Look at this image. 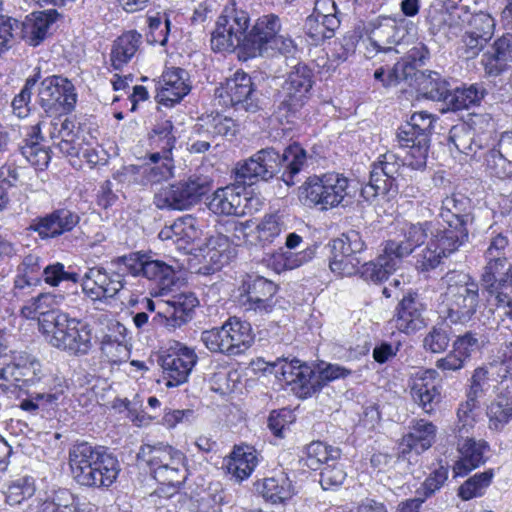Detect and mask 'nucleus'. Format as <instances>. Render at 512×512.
I'll use <instances>...</instances> for the list:
<instances>
[{
  "label": "nucleus",
  "instance_id": "45",
  "mask_svg": "<svg viewBox=\"0 0 512 512\" xmlns=\"http://www.w3.org/2000/svg\"><path fill=\"white\" fill-rule=\"evenodd\" d=\"M400 260V257L394 256V253L387 250V244H385L383 254L361 267V277L375 283L385 281L397 269Z\"/></svg>",
  "mask_w": 512,
  "mask_h": 512
},
{
  "label": "nucleus",
  "instance_id": "54",
  "mask_svg": "<svg viewBox=\"0 0 512 512\" xmlns=\"http://www.w3.org/2000/svg\"><path fill=\"white\" fill-rule=\"evenodd\" d=\"M493 476L494 473L491 469L476 473L458 488V496L464 501L483 496L490 486Z\"/></svg>",
  "mask_w": 512,
  "mask_h": 512
},
{
  "label": "nucleus",
  "instance_id": "20",
  "mask_svg": "<svg viewBox=\"0 0 512 512\" xmlns=\"http://www.w3.org/2000/svg\"><path fill=\"white\" fill-rule=\"evenodd\" d=\"M432 221L405 223L399 230L398 237L388 240L387 250L401 259L409 256L414 250L425 243L428 237H433L437 231Z\"/></svg>",
  "mask_w": 512,
  "mask_h": 512
},
{
  "label": "nucleus",
  "instance_id": "36",
  "mask_svg": "<svg viewBox=\"0 0 512 512\" xmlns=\"http://www.w3.org/2000/svg\"><path fill=\"white\" fill-rule=\"evenodd\" d=\"M493 52L485 54L482 63L489 76H498L512 69V34L507 33L493 44Z\"/></svg>",
  "mask_w": 512,
  "mask_h": 512
},
{
  "label": "nucleus",
  "instance_id": "47",
  "mask_svg": "<svg viewBox=\"0 0 512 512\" xmlns=\"http://www.w3.org/2000/svg\"><path fill=\"white\" fill-rule=\"evenodd\" d=\"M196 132L208 138L233 137L236 133V123L228 116L220 113L210 114L200 119Z\"/></svg>",
  "mask_w": 512,
  "mask_h": 512
},
{
  "label": "nucleus",
  "instance_id": "64",
  "mask_svg": "<svg viewBox=\"0 0 512 512\" xmlns=\"http://www.w3.org/2000/svg\"><path fill=\"white\" fill-rule=\"evenodd\" d=\"M486 265L483 267L481 274V285L484 289L494 287L496 278L501 274L504 268L509 264L506 256H495L485 254Z\"/></svg>",
  "mask_w": 512,
  "mask_h": 512
},
{
  "label": "nucleus",
  "instance_id": "4",
  "mask_svg": "<svg viewBox=\"0 0 512 512\" xmlns=\"http://www.w3.org/2000/svg\"><path fill=\"white\" fill-rule=\"evenodd\" d=\"M211 189L208 176L191 174L162 187L153 202L161 210L185 211L196 206Z\"/></svg>",
  "mask_w": 512,
  "mask_h": 512
},
{
  "label": "nucleus",
  "instance_id": "9",
  "mask_svg": "<svg viewBox=\"0 0 512 512\" xmlns=\"http://www.w3.org/2000/svg\"><path fill=\"white\" fill-rule=\"evenodd\" d=\"M201 340L211 352L236 356L252 345L254 336L250 323L231 317L221 327L203 331Z\"/></svg>",
  "mask_w": 512,
  "mask_h": 512
},
{
  "label": "nucleus",
  "instance_id": "50",
  "mask_svg": "<svg viewBox=\"0 0 512 512\" xmlns=\"http://www.w3.org/2000/svg\"><path fill=\"white\" fill-rule=\"evenodd\" d=\"M305 465L317 470L322 464L325 466L340 458L341 451L339 448L328 446L320 441H313L305 448Z\"/></svg>",
  "mask_w": 512,
  "mask_h": 512
},
{
  "label": "nucleus",
  "instance_id": "16",
  "mask_svg": "<svg viewBox=\"0 0 512 512\" xmlns=\"http://www.w3.org/2000/svg\"><path fill=\"white\" fill-rule=\"evenodd\" d=\"M425 312L426 304L420 295L409 291L397 304L391 322L398 331L407 335L414 334L426 326Z\"/></svg>",
  "mask_w": 512,
  "mask_h": 512
},
{
  "label": "nucleus",
  "instance_id": "42",
  "mask_svg": "<svg viewBox=\"0 0 512 512\" xmlns=\"http://www.w3.org/2000/svg\"><path fill=\"white\" fill-rule=\"evenodd\" d=\"M145 278L155 284L157 291L155 295H165L176 284V273L174 269L161 260H154L148 256L144 265L143 274Z\"/></svg>",
  "mask_w": 512,
  "mask_h": 512
},
{
  "label": "nucleus",
  "instance_id": "56",
  "mask_svg": "<svg viewBox=\"0 0 512 512\" xmlns=\"http://www.w3.org/2000/svg\"><path fill=\"white\" fill-rule=\"evenodd\" d=\"M365 242L358 231L350 230L332 241V251L340 252L358 258V254L365 249Z\"/></svg>",
  "mask_w": 512,
  "mask_h": 512
},
{
  "label": "nucleus",
  "instance_id": "40",
  "mask_svg": "<svg viewBox=\"0 0 512 512\" xmlns=\"http://www.w3.org/2000/svg\"><path fill=\"white\" fill-rule=\"evenodd\" d=\"M258 464L257 451L249 445L234 447L227 459L226 468L237 481L247 479Z\"/></svg>",
  "mask_w": 512,
  "mask_h": 512
},
{
  "label": "nucleus",
  "instance_id": "41",
  "mask_svg": "<svg viewBox=\"0 0 512 512\" xmlns=\"http://www.w3.org/2000/svg\"><path fill=\"white\" fill-rule=\"evenodd\" d=\"M142 35L137 31L131 30L119 36L112 45L110 53L111 65L115 70H121L136 55Z\"/></svg>",
  "mask_w": 512,
  "mask_h": 512
},
{
  "label": "nucleus",
  "instance_id": "14",
  "mask_svg": "<svg viewBox=\"0 0 512 512\" xmlns=\"http://www.w3.org/2000/svg\"><path fill=\"white\" fill-rule=\"evenodd\" d=\"M218 96L224 105H230L236 110L256 112L259 109L254 83L249 74L236 71L232 77L217 89Z\"/></svg>",
  "mask_w": 512,
  "mask_h": 512
},
{
  "label": "nucleus",
  "instance_id": "5",
  "mask_svg": "<svg viewBox=\"0 0 512 512\" xmlns=\"http://www.w3.org/2000/svg\"><path fill=\"white\" fill-rule=\"evenodd\" d=\"M435 118L426 111L415 112L398 128L397 141L402 148H408L407 164L413 170L426 167L430 138Z\"/></svg>",
  "mask_w": 512,
  "mask_h": 512
},
{
  "label": "nucleus",
  "instance_id": "60",
  "mask_svg": "<svg viewBox=\"0 0 512 512\" xmlns=\"http://www.w3.org/2000/svg\"><path fill=\"white\" fill-rule=\"evenodd\" d=\"M35 483L31 477H21L14 480L7 488L5 493L6 502L9 505L20 504L35 493Z\"/></svg>",
  "mask_w": 512,
  "mask_h": 512
},
{
  "label": "nucleus",
  "instance_id": "3",
  "mask_svg": "<svg viewBox=\"0 0 512 512\" xmlns=\"http://www.w3.org/2000/svg\"><path fill=\"white\" fill-rule=\"evenodd\" d=\"M40 329L49 343L73 355H86L92 348V328L66 313L54 312L40 320Z\"/></svg>",
  "mask_w": 512,
  "mask_h": 512
},
{
  "label": "nucleus",
  "instance_id": "6",
  "mask_svg": "<svg viewBox=\"0 0 512 512\" xmlns=\"http://www.w3.org/2000/svg\"><path fill=\"white\" fill-rule=\"evenodd\" d=\"M442 228L440 235L451 238L457 245L463 246L469 241L470 229L474 224L472 201L462 193H452L444 197L438 212Z\"/></svg>",
  "mask_w": 512,
  "mask_h": 512
},
{
  "label": "nucleus",
  "instance_id": "55",
  "mask_svg": "<svg viewBox=\"0 0 512 512\" xmlns=\"http://www.w3.org/2000/svg\"><path fill=\"white\" fill-rule=\"evenodd\" d=\"M494 287L484 289L489 296L494 297L497 306H505L512 299V264H508L496 278Z\"/></svg>",
  "mask_w": 512,
  "mask_h": 512
},
{
  "label": "nucleus",
  "instance_id": "48",
  "mask_svg": "<svg viewBox=\"0 0 512 512\" xmlns=\"http://www.w3.org/2000/svg\"><path fill=\"white\" fill-rule=\"evenodd\" d=\"M485 90L473 84L469 87H458L450 89L446 98V106L449 110L468 109L470 106L477 105L483 99Z\"/></svg>",
  "mask_w": 512,
  "mask_h": 512
},
{
  "label": "nucleus",
  "instance_id": "26",
  "mask_svg": "<svg viewBox=\"0 0 512 512\" xmlns=\"http://www.w3.org/2000/svg\"><path fill=\"white\" fill-rule=\"evenodd\" d=\"M79 221L80 216L76 212L68 208H59L38 218L31 228L41 239L56 238L72 231Z\"/></svg>",
  "mask_w": 512,
  "mask_h": 512
},
{
  "label": "nucleus",
  "instance_id": "24",
  "mask_svg": "<svg viewBox=\"0 0 512 512\" xmlns=\"http://www.w3.org/2000/svg\"><path fill=\"white\" fill-rule=\"evenodd\" d=\"M461 246L451 238L444 237L438 232L430 237L425 248L414 255L415 268L419 272H429L437 268L444 258L459 250Z\"/></svg>",
  "mask_w": 512,
  "mask_h": 512
},
{
  "label": "nucleus",
  "instance_id": "13",
  "mask_svg": "<svg viewBox=\"0 0 512 512\" xmlns=\"http://www.w3.org/2000/svg\"><path fill=\"white\" fill-rule=\"evenodd\" d=\"M40 106L46 113L68 114L77 102L75 87L62 76H49L43 79L38 89Z\"/></svg>",
  "mask_w": 512,
  "mask_h": 512
},
{
  "label": "nucleus",
  "instance_id": "11",
  "mask_svg": "<svg viewBox=\"0 0 512 512\" xmlns=\"http://www.w3.org/2000/svg\"><path fill=\"white\" fill-rule=\"evenodd\" d=\"M249 15L238 9L236 3L227 4L216 22L211 35V47L216 52L233 51L242 48L245 51Z\"/></svg>",
  "mask_w": 512,
  "mask_h": 512
},
{
  "label": "nucleus",
  "instance_id": "39",
  "mask_svg": "<svg viewBox=\"0 0 512 512\" xmlns=\"http://www.w3.org/2000/svg\"><path fill=\"white\" fill-rule=\"evenodd\" d=\"M198 222L192 215H185L178 218L171 226L164 227L160 233L161 240H171L179 248L194 242L200 236Z\"/></svg>",
  "mask_w": 512,
  "mask_h": 512
},
{
  "label": "nucleus",
  "instance_id": "46",
  "mask_svg": "<svg viewBox=\"0 0 512 512\" xmlns=\"http://www.w3.org/2000/svg\"><path fill=\"white\" fill-rule=\"evenodd\" d=\"M64 300L62 294L53 292H42L36 296H32L25 305L21 308V313L26 318H35L37 315L40 316V320H44L47 315L54 312L56 306H59Z\"/></svg>",
  "mask_w": 512,
  "mask_h": 512
},
{
  "label": "nucleus",
  "instance_id": "35",
  "mask_svg": "<svg viewBox=\"0 0 512 512\" xmlns=\"http://www.w3.org/2000/svg\"><path fill=\"white\" fill-rule=\"evenodd\" d=\"M198 300L193 294H180L170 303L168 302L165 315L158 312L160 323L170 330L185 325L192 318L193 309Z\"/></svg>",
  "mask_w": 512,
  "mask_h": 512
},
{
  "label": "nucleus",
  "instance_id": "15",
  "mask_svg": "<svg viewBox=\"0 0 512 512\" xmlns=\"http://www.w3.org/2000/svg\"><path fill=\"white\" fill-rule=\"evenodd\" d=\"M83 293L92 301L114 298L124 287L123 274L103 267L89 268L81 280Z\"/></svg>",
  "mask_w": 512,
  "mask_h": 512
},
{
  "label": "nucleus",
  "instance_id": "8",
  "mask_svg": "<svg viewBox=\"0 0 512 512\" xmlns=\"http://www.w3.org/2000/svg\"><path fill=\"white\" fill-rule=\"evenodd\" d=\"M350 181L343 174L330 172L309 177L304 184L306 198L322 210L347 206L354 197Z\"/></svg>",
  "mask_w": 512,
  "mask_h": 512
},
{
  "label": "nucleus",
  "instance_id": "31",
  "mask_svg": "<svg viewBox=\"0 0 512 512\" xmlns=\"http://www.w3.org/2000/svg\"><path fill=\"white\" fill-rule=\"evenodd\" d=\"M436 437V427L424 419L413 421L410 432L403 436L399 443L402 455L414 451L417 455L429 449Z\"/></svg>",
  "mask_w": 512,
  "mask_h": 512
},
{
  "label": "nucleus",
  "instance_id": "33",
  "mask_svg": "<svg viewBox=\"0 0 512 512\" xmlns=\"http://www.w3.org/2000/svg\"><path fill=\"white\" fill-rule=\"evenodd\" d=\"M489 428L501 431L512 419V380L501 382L497 397L487 408Z\"/></svg>",
  "mask_w": 512,
  "mask_h": 512
},
{
  "label": "nucleus",
  "instance_id": "23",
  "mask_svg": "<svg viewBox=\"0 0 512 512\" xmlns=\"http://www.w3.org/2000/svg\"><path fill=\"white\" fill-rule=\"evenodd\" d=\"M281 28L280 19L274 14L264 15L248 32L245 52L249 57L261 56L269 49Z\"/></svg>",
  "mask_w": 512,
  "mask_h": 512
},
{
  "label": "nucleus",
  "instance_id": "34",
  "mask_svg": "<svg viewBox=\"0 0 512 512\" xmlns=\"http://www.w3.org/2000/svg\"><path fill=\"white\" fill-rule=\"evenodd\" d=\"M94 470L87 477L85 487L107 488L117 479L120 472V464L115 456L108 453L104 447L99 456L95 457Z\"/></svg>",
  "mask_w": 512,
  "mask_h": 512
},
{
  "label": "nucleus",
  "instance_id": "62",
  "mask_svg": "<svg viewBox=\"0 0 512 512\" xmlns=\"http://www.w3.org/2000/svg\"><path fill=\"white\" fill-rule=\"evenodd\" d=\"M173 124L165 119L157 122L152 129L150 140L159 146L164 153H171L175 146L176 138L173 134Z\"/></svg>",
  "mask_w": 512,
  "mask_h": 512
},
{
  "label": "nucleus",
  "instance_id": "17",
  "mask_svg": "<svg viewBox=\"0 0 512 512\" xmlns=\"http://www.w3.org/2000/svg\"><path fill=\"white\" fill-rule=\"evenodd\" d=\"M198 357L194 349L182 346L160 358L163 380L167 387H177L188 381Z\"/></svg>",
  "mask_w": 512,
  "mask_h": 512
},
{
  "label": "nucleus",
  "instance_id": "44",
  "mask_svg": "<svg viewBox=\"0 0 512 512\" xmlns=\"http://www.w3.org/2000/svg\"><path fill=\"white\" fill-rule=\"evenodd\" d=\"M415 81L420 95L446 104V98L450 92L449 83L438 72L422 71L416 73Z\"/></svg>",
  "mask_w": 512,
  "mask_h": 512
},
{
  "label": "nucleus",
  "instance_id": "43",
  "mask_svg": "<svg viewBox=\"0 0 512 512\" xmlns=\"http://www.w3.org/2000/svg\"><path fill=\"white\" fill-rule=\"evenodd\" d=\"M115 331L122 337V340L113 338L112 335H105L101 342V358L111 365H119L126 362L130 357V348L125 342L126 328L116 322L113 325Z\"/></svg>",
  "mask_w": 512,
  "mask_h": 512
},
{
  "label": "nucleus",
  "instance_id": "2",
  "mask_svg": "<svg viewBox=\"0 0 512 512\" xmlns=\"http://www.w3.org/2000/svg\"><path fill=\"white\" fill-rule=\"evenodd\" d=\"M446 290L441 295L445 319L451 324L465 325L476 314L479 302V284L469 274L457 271L442 278Z\"/></svg>",
  "mask_w": 512,
  "mask_h": 512
},
{
  "label": "nucleus",
  "instance_id": "63",
  "mask_svg": "<svg viewBox=\"0 0 512 512\" xmlns=\"http://www.w3.org/2000/svg\"><path fill=\"white\" fill-rule=\"evenodd\" d=\"M473 131L470 127L461 124L453 126L448 135L450 145L463 154H470L474 152L473 145Z\"/></svg>",
  "mask_w": 512,
  "mask_h": 512
},
{
  "label": "nucleus",
  "instance_id": "1",
  "mask_svg": "<svg viewBox=\"0 0 512 512\" xmlns=\"http://www.w3.org/2000/svg\"><path fill=\"white\" fill-rule=\"evenodd\" d=\"M307 158L306 150L297 143L289 145L282 154L274 148L261 149L238 164L236 177L244 185H252L260 180L269 181L284 167L281 179L287 186H293L297 175L306 166Z\"/></svg>",
  "mask_w": 512,
  "mask_h": 512
},
{
  "label": "nucleus",
  "instance_id": "18",
  "mask_svg": "<svg viewBox=\"0 0 512 512\" xmlns=\"http://www.w3.org/2000/svg\"><path fill=\"white\" fill-rule=\"evenodd\" d=\"M43 258L30 252L21 258L13 279L12 294L18 300L29 297L42 284Z\"/></svg>",
  "mask_w": 512,
  "mask_h": 512
},
{
  "label": "nucleus",
  "instance_id": "57",
  "mask_svg": "<svg viewBox=\"0 0 512 512\" xmlns=\"http://www.w3.org/2000/svg\"><path fill=\"white\" fill-rule=\"evenodd\" d=\"M449 465L439 461L437 466L430 472L421 486L416 490V494L423 495L424 498H430L439 491L448 479Z\"/></svg>",
  "mask_w": 512,
  "mask_h": 512
},
{
  "label": "nucleus",
  "instance_id": "49",
  "mask_svg": "<svg viewBox=\"0 0 512 512\" xmlns=\"http://www.w3.org/2000/svg\"><path fill=\"white\" fill-rule=\"evenodd\" d=\"M40 125L41 123H38L33 126L31 138L26 139L25 144L20 146V152L33 166L43 169L50 162V154L38 141V139L42 138L40 135Z\"/></svg>",
  "mask_w": 512,
  "mask_h": 512
},
{
  "label": "nucleus",
  "instance_id": "53",
  "mask_svg": "<svg viewBox=\"0 0 512 512\" xmlns=\"http://www.w3.org/2000/svg\"><path fill=\"white\" fill-rule=\"evenodd\" d=\"M339 26L340 19L338 17L321 19L311 14L305 21L306 33L317 42L332 38Z\"/></svg>",
  "mask_w": 512,
  "mask_h": 512
},
{
  "label": "nucleus",
  "instance_id": "22",
  "mask_svg": "<svg viewBox=\"0 0 512 512\" xmlns=\"http://www.w3.org/2000/svg\"><path fill=\"white\" fill-rule=\"evenodd\" d=\"M438 372L434 369H421L415 372L411 378V396L413 400L424 410L431 414L440 402L441 393L436 381Z\"/></svg>",
  "mask_w": 512,
  "mask_h": 512
},
{
  "label": "nucleus",
  "instance_id": "61",
  "mask_svg": "<svg viewBox=\"0 0 512 512\" xmlns=\"http://www.w3.org/2000/svg\"><path fill=\"white\" fill-rule=\"evenodd\" d=\"M476 407L477 401L469 398L459 405L457 409V422L454 428L456 437H463L464 435L470 434L476 422L474 413Z\"/></svg>",
  "mask_w": 512,
  "mask_h": 512
},
{
  "label": "nucleus",
  "instance_id": "30",
  "mask_svg": "<svg viewBox=\"0 0 512 512\" xmlns=\"http://www.w3.org/2000/svg\"><path fill=\"white\" fill-rule=\"evenodd\" d=\"M186 76L187 72L181 68H173L163 73L161 86L156 95L158 103L172 106L180 102L190 91Z\"/></svg>",
  "mask_w": 512,
  "mask_h": 512
},
{
  "label": "nucleus",
  "instance_id": "7",
  "mask_svg": "<svg viewBox=\"0 0 512 512\" xmlns=\"http://www.w3.org/2000/svg\"><path fill=\"white\" fill-rule=\"evenodd\" d=\"M314 74L305 63L299 62L288 72L278 94L276 112L287 122L297 118L309 99Z\"/></svg>",
  "mask_w": 512,
  "mask_h": 512
},
{
  "label": "nucleus",
  "instance_id": "38",
  "mask_svg": "<svg viewBox=\"0 0 512 512\" xmlns=\"http://www.w3.org/2000/svg\"><path fill=\"white\" fill-rule=\"evenodd\" d=\"M173 170L174 165L171 153L163 152V161L161 162V164L156 163L155 165L143 166L129 165L123 167L121 171H118L114 175V178L119 179L120 181H124L129 176L141 174L145 177L146 183L154 184L171 177L173 175Z\"/></svg>",
  "mask_w": 512,
  "mask_h": 512
},
{
  "label": "nucleus",
  "instance_id": "25",
  "mask_svg": "<svg viewBox=\"0 0 512 512\" xmlns=\"http://www.w3.org/2000/svg\"><path fill=\"white\" fill-rule=\"evenodd\" d=\"M368 46L366 56L372 58L379 52L387 53L401 40V30L396 22L390 18H383L370 22L367 26Z\"/></svg>",
  "mask_w": 512,
  "mask_h": 512
},
{
  "label": "nucleus",
  "instance_id": "59",
  "mask_svg": "<svg viewBox=\"0 0 512 512\" xmlns=\"http://www.w3.org/2000/svg\"><path fill=\"white\" fill-rule=\"evenodd\" d=\"M285 230L284 221L278 213L266 214L256 226L258 238L262 242H273Z\"/></svg>",
  "mask_w": 512,
  "mask_h": 512
},
{
  "label": "nucleus",
  "instance_id": "19",
  "mask_svg": "<svg viewBox=\"0 0 512 512\" xmlns=\"http://www.w3.org/2000/svg\"><path fill=\"white\" fill-rule=\"evenodd\" d=\"M42 379V366L34 357L16 358L0 368V387L5 391L10 387L33 386Z\"/></svg>",
  "mask_w": 512,
  "mask_h": 512
},
{
  "label": "nucleus",
  "instance_id": "29",
  "mask_svg": "<svg viewBox=\"0 0 512 512\" xmlns=\"http://www.w3.org/2000/svg\"><path fill=\"white\" fill-rule=\"evenodd\" d=\"M102 447H96L88 442L74 444L69 449V466L73 479L81 486H85L87 477L94 470L95 457L99 456Z\"/></svg>",
  "mask_w": 512,
  "mask_h": 512
},
{
  "label": "nucleus",
  "instance_id": "51",
  "mask_svg": "<svg viewBox=\"0 0 512 512\" xmlns=\"http://www.w3.org/2000/svg\"><path fill=\"white\" fill-rule=\"evenodd\" d=\"M261 494L273 504L283 503L292 496L291 481L284 475L267 478L262 484Z\"/></svg>",
  "mask_w": 512,
  "mask_h": 512
},
{
  "label": "nucleus",
  "instance_id": "12",
  "mask_svg": "<svg viewBox=\"0 0 512 512\" xmlns=\"http://www.w3.org/2000/svg\"><path fill=\"white\" fill-rule=\"evenodd\" d=\"M277 285L262 276H249L239 288L238 302L245 312L267 315L276 307Z\"/></svg>",
  "mask_w": 512,
  "mask_h": 512
},
{
  "label": "nucleus",
  "instance_id": "32",
  "mask_svg": "<svg viewBox=\"0 0 512 512\" xmlns=\"http://www.w3.org/2000/svg\"><path fill=\"white\" fill-rule=\"evenodd\" d=\"M55 22V11L34 12L20 22L19 38L30 46L40 45Z\"/></svg>",
  "mask_w": 512,
  "mask_h": 512
},
{
  "label": "nucleus",
  "instance_id": "10",
  "mask_svg": "<svg viewBox=\"0 0 512 512\" xmlns=\"http://www.w3.org/2000/svg\"><path fill=\"white\" fill-rule=\"evenodd\" d=\"M138 459L149 466L153 477L162 484L177 486L185 478L184 454L168 444L142 445Z\"/></svg>",
  "mask_w": 512,
  "mask_h": 512
},
{
  "label": "nucleus",
  "instance_id": "58",
  "mask_svg": "<svg viewBox=\"0 0 512 512\" xmlns=\"http://www.w3.org/2000/svg\"><path fill=\"white\" fill-rule=\"evenodd\" d=\"M450 343V331L444 324H436L430 328L422 340L426 352L442 353Z\"/></svg>",
  "mask_w": 512,
  "mask_h": 512
},
{
  "label": "nucleus",
  "instance_id": "28",
  "mask_svg": "<svg viewBox=\"0 0 512 512\" xmlns=\"http://www.w3.org/2000/svg\"><path fill=\"white\" fill-rule=\"evenodd\" d=\"M244 190V186L241 185H230L217 189L207 204L208 209L216 215H243L245 213L243 202L247 200L243 195Z\"/></svg>",
  "mask_w": 512,
  "mask_h": 512
},
{
  "label": "nucleus",
  "instance_id": "27",
  "mask_svg": "<svg viewBox=\"0 0 512 512\" xmlns=\"http://www.w3.org/2000/svg\"><path fill=\"white\" fill-rule=\"evenodd\" d=\"M459 459L453 466L454 476H465L473 469L485 463L484 453L489 445L484 440H476L469 435L457 437Z\"/></svg>",
  "mask_w": 512,
  "mask_h": 512
},
{
  "label": "nucleus",
  "instance_id": "21",
  "mask_svg": "<svg viewBox=\"0 0 512 512\" xmlns=\"http://www.w3.org/2000/svg\"><path fill=\"white\" fill-rule=\"evenodd\" d=\"M265 371L272 373L275 377L288 385H297L302 390L305 397L315 393V383L313 382V371L299 360L278 359L269 363Z\"/></svg>",
  "mask_w": 512,
  "mask_h": 512
},
{
  "label": "nucleus",
  "instance_id": "52",
  "mask_svg": "<svg viewBox=\"0 0 512 512\" xmlns=\"http://www.w3.org/2000/svg\"><path fill=\"white\" fill-rule=\"evenodd\" d=\"M314 254L315 249L312 247H308L298 253L280 251L272 256L271 266L278 273L284 270H292L310 261Z\"/></svg>",
  "mask_w": 512,
  "mask_h": 512
},
{
  "label": "nucleus",
  "instance_id": "37",
  "mask_svg": "<svg viewBox=\"0 0 512 512\" xmlns=\"http://www.w3.org/2000/svg\"><path fill=\"white\" fill-rule=\"evenodd\" d=\"M408 155L405 160H401L399 156L392 152H387L372 165L371 173L379 178L392 190V193H398L399 182L402 179V169L408 164Z\"/></svg>",
  "mask_w": 512,
  "mask_h": 512
}]
</instances>
